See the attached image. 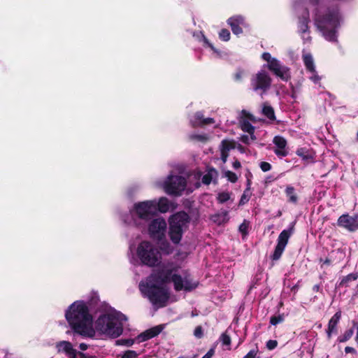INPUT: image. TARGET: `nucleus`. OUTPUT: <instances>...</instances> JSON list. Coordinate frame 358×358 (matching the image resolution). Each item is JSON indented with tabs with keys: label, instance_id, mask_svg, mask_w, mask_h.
I'll list each match as a JSON object with an SVG mask.
<instances>
[{
	"label": "nucleus",
	"instance_id": "obj_9",
	"mask_svg": "<svg viewBox=\"0 0 358 358\" xmlns=\"http://www.w3.org/2000/svg\"><path fill=\"white\" fill-rule=\"evenodd\" d=\"M272 79L268 73L262 69L254 74L250 80V85L253 91L261 95L265 94L271 87Z\"/></svg>",
	"mask_w": 358,
	"mask_h": 358
},
{
	"label": "nucleus",
	"instance_id": "obj_29",
	"mask_svg": "<svg viewBox=\"0 0 358 358\" xmlns=\"http://www.w3.org/2000/svg\"><path fill=\"white\" fill-rule=\"evenodd\" d=\"M355 328L353 327L350 329L345 331L344 334L338 338V341L340 343H345L348 341L354 334Z\"/></svg>",
	"mask_w": 358,
	"mask_h": 358
},
{
	"label": "nucleus",
	"instance_id": "obj_56",
	"mask_svg": "<svg viewBox=\"0 0 358 358\" xmlns=\"http://www.w3.org/2000/svg\"><path fill=\"white\" fill-rule=\"evenodd\" d=\"M236 148H237L241 152H245L244 148L240 144H238L237 146L236 145Z\"/></svg>",
	"mask_w": 358,
	"mask_h": 358
},
{
	"label": "nucleus",
	"instance_id": "obj_59",
	"mask_svg": "<svg viewBox=\"0 0 358 358\" xmlns=\"http://www.w3.org/2000/svg\"><path fill=\"white\" fill-rule=\"evenodd\" d=\"M197 178H199L201 177V174L199 173H198L196 176H195Z\"/></svg>",
	"mask_w": 358,
	"mask_h": 358
},
{
	"label": "nucleus",
	"instance_id": "obj_28",
	"mask_svg": "<svg viewBox=\"0 0 358 358\" xmlns=\"http://www.w3.org/2000/svg\"><path fill=\"white\" fill-rule=\"evenodd\" d=\"M212 220L214 222L222 224L227 222L229 220V215L227 211H223L220 213L215 215L212 217Z\"/></svg>",
	"mask_w": 358,
	"mask_h": 358
},
{
	"label": "nucleus",
	"instance_id": "obj_40",
	"mask_svg": "<svg viewBox=\"0 0 358 358\" xmlns=\"http://www.w3.org/2000/svg\"><path fill=\"white\" fill-rule=\"evenodd\" d=\"M224 176L228 178L229 181L232 182H235L238 179L237 176L230 171H226L224 173Z\"/></svg>",
	"mask_w": 358,
	"mask_h": 358
},
{
	"label": "nucleus",
	"instance_id": "obj_54",
	"mask_svg": "<svg viewBox=\"0 0 358 358\" xmlns=\"http://www.w3.org/2000/svg\"><path fill=\"white\" fill-rule=\"evenodd\" d=\"M79 348L81 350H86L88 348V345L85 343H80Z\"/></svg>",
	"mask_w": 358,
	"mask_h": 358
},
{
	"label": "nucleus",
	"instance_id": "obj_39",
	"mask_svg": "<svg viewBox=\"0 0 358 358\" xmlns=\"http://www.w3.org/2000/svg\"><path fill=\"white\" fill-rule=\"evenodd\" d=\"M138 355L136 351L127 350L122 355V358H136Z\"/></svg>",
	"mask_w": 358,
	"mask_h": 358
},
{
	"label": "nucleus",
	"instance_id": "obj_22",
	"mask_svg": "<svg viewBox=\"0 0 358 358\" xmlns=\"http://www.w3.org/2000/svg\"><path fill=\"white\" fill-rule=\"evenodd\" d=\"M171 207L169 199L166 197H161L159 200H156V213L157 211L161 213H166Z\"/></svg>",
	"mask_w": 358,
	"mask_h": 358
},
{
	"label": "nucleus",
	"instance_id": "obj_20",
	"mask_svg": "<svg viewBox=\"0 0 358 358\" xmlns=\"http://www.w3.org/2000/svg\"><path fill=\"white\" fill-rule=\"evenodd\" d=\"M56 348L58 352L65 353L67 357L76 353V350L73 348V345L69 341H60L56 344Z\"/></svg>",
	"mask_w": 358,
	"mask_h": 358
},
{
	"label": "nucleus",
	"instance_id": "obj_31",
	"mask_svg": "<svg viewBox=\"0 0 358 358\" xmlns=\"http://www.w3.org/2000/svg\"><path fill=\"white\" fill-rule=\"evenodd\" d=\"M135 342L134 339H119L115 341L117 345L131 346Z\"/></svg>",
	"mask_w": 358,
	"mask_h": 358
},
{
	"label": "nucleus",
	"instance_id": "obj_49",
	"mask_svg": "<svg viewBox=\"0 0 358 358\" xmlns=\"http://www.w3.org/2000/svg\"><path fill=\"white\" fill-rule=\"evenodd\" d=\"M215 354L214 348L210 349L202 358H211Z\"/></svg>",
	"mask_w": 358,
	"mask_h": 358
},
{
	"label": "nucleus",
	"instance_id": "obj_57",
	"mask_svg": "<svg viewBox=\"0 0 358 358\" xmlns=\"http://www.w3.org/2000/svg\"><path fill=\"white\" fill-rule=\"evenodd\" d=\"M313 290L314 292H319L320 290V286L319 285H315L313 287Z\"/></svg>",
	"mask_w": 358,
	"mask_h": 358
},
{
	"label": "nucleus",
	"instance_id": "obj_58",
	"mask_svg": "<svg viewBox=\"0 0 358 358\" xmlns=\"http://www.w3.org/2000/svg\"><path fill=\"white\" fill-rule=\"evenodd\" d=\"M78 352L76 351V353L72 354L69 358H78Z\"/></svg>",
	"mask_w": 358,
	"mask_h": 358
},
{
	"label": "nucleus",
	"instance_id": "obj_19",
	"mask_svg": "<svg viewBox=\"0 0 358 358\" xmlns=\"http://www.w3.org/2000/svg\"><path fill=\"white\" fill-rule=\"evenodd\" d=\"M162 331V328L159 327H155L153 328H151L150 329H148L143 332L142 334H139L135 341H136L138 343H141L143 341H145L148 339H150L156 336H157Z\"/></svg>",
	"mask_w": 358,
	"mask_h": 358
},
{
	"label": "nucleus",
	"instance_id": "obj_13",
	"mask_svg": "<svg viewBox=\"0 0 358 358\" xmlns=\"http://www.w3.org/2000/svg\"><path fill=\"white\" fill-rule=\"evenodd\" d=\"M338 225L350 231H354L358 229V220L348 214L343 215L338 220Z\"/></svg>",
	"mask_w": 358,
	"mask_h": 358
},
{
	"label": "nucleus",
	"instance_id": "obj_2",
	"mask_svg": "<svg viewBox=\"0 0 358 358\" xmlns=\"http://www.w3.org/2000/svg\"><path fill=\"white\" fill-rule=\"evenodd\" d=\"M319 0H296L294 7L298 15L297 31L304 43H310L311 37L308 23L309 8H313V21L318 31L329 42H336L338 29L342 22V17L337 7L324 8L318 5Z\"/></svg>",
	"mask_w": 358,
	"mask_h": 358
},
{
	"label": "nucleus",
	"instance_id": "obj_25",
	"mask_svg": "<svg viewBox=\"0 0 358 358\" xmlns=\"http://www.w3.org/2000/svg\"><path fill=\"white\" fill-rule=\"evenodd\" d=\"M308 78L312 81L315 85L320 86V81L322 77L318 74L316 69L306 71Z\"/></svg>",
	"mask_w": 358,
	"mask_h": 358
},
{
	"label": "nucleus",
	"instance_id": "obj_41",
	"mask_svg": "<svg viewBox=\"0 0 358 358\" xmlns=\"http://www.w3.org/2000/svg\"><path fill=\"white\" fill-rule=\"evenodd\" d=\"M220 340L223 345H229L231 343L230 337L226 334H222L221 335Z\"/></svg>",
	"mask_w": 358,
	"mask_h": 358
},
{
	"label": "nucleus",
	"instance_id": "obj_23",
	"mask_svg": "<svg viewBox=\"0 0 358 358\" xmlns=\"http://www.w3.org/2000/svg\"><path fill=\"white\" fill-rule=\"evenodd\" d=\"M217 171L215 169H208L207 173L202 178V182L205 185H209L217 178Z\"/></svg>",
	"mask_w": 358,
	"mask_h": 358
},
{
	"label": "nucleus",
	"instance_id": "obj_62",
	"mask_svg": "<svg viewBox=\"0 0 358 358\" xmlns=\"http://www.w3.org/2000/svg\"><path fill=\"white\" fill-rule=\"evenodd\" d=\"M166 252V253H169L171 252V250H168Z\"/></svg>",
	"mask_w": 358,
	"mask_h": 358
},
{
	"label": "nucleus",
	"instance_id": "obj_46",
	"mask_svg": "<svg viewBox=\"0 0 358 358\" xmlns=\"http://www.w3.org/2000/svg\"><path fill=\"white\" fill-rule=\"evenodd\" d=\"M248 201H249V194H248L246 192H244L243 194L242 195V196L241 198L239 204L243 205Z\"/></svg>",
	"mask_w": 358,
	"mask_h": 358
},
{
	"label": "nucleus",
	"instance_id": "obj_30",
	"mask_svg": "<svg viewBox=\"0 0 358 358\" xmlns=\"http://www.w3.org/2000/svg\"><path fill=\"white\" fill-rule=\"evenodd\" d=\"M202 41L203 43V45L210 48L213 51L214 54H215V55L217 57L221 56L220 52L218 50L215 49V48L213 45V44L210 43L208 41V40L203 35H202Z\"/></svg>",
	"mask_w": 358,
	"mask_h": 358
},
{
	"label": "nucleus",
	"instance_id": "obj_47",
	"mask_svg": "<svg viewBox=\"0 0 358 358\" xmlns=\"http://www.w3.org/2000/svg\"><path fill=\"white\" fill-rule=\"evenodd\" d=\"M296 154L304 159H308V155L306 154L303 149H299L296 151Z\"/></svg>",
	"mask_w": 358,
	"mask_h": 358
},
{
	"label": "nucleus",
	"instance_id": "obj_8",
	"mask_svg": "<svg viewBox=\"0 0 358 358\" xmlns=\"http://www.w3.org/2000/svg\"><path fill=\"white\" fill-rule=\"evenodd\" d=\"M156 185L162 187L166 194L178 196L185 190L187 180L185 177L171 172L165 180L157 181Z\"/></svg>",
	"mask_w": 358,
	"mask_h": 358
},
{
	"label": "nucleus",
	"instance_id": "obj_63",
	"mask_svg": "<svg viewBox=\"0 0 358 358\" xmlns=\"http://www.w3.org/2000/svg\"><path fill=\"white\" fill-rule=\"evenodd\" d=\"M357 138H358V131H357Z\"/></svg>",
	"mask_w": 358,
	"mask_h": 358
},
{
	"label": "nucleus",
	"instance_id": "obj_60",
	"mask_svg": "<svg viewBox=\"0 0 358 358\" xmlns=\"http://www.w3.org/2000/svg\"><path fill=\"white\" fill-rule=\"evenodd\" d=\"M187 253H185V254L183 255V258L186 257H187Z\"/></svg>",
	"mask_w": 358,
	"mask_h": 358
},
{
	"label": "nucleus",
	"instance_id": "obj_3",
	"mask_svg": "<svg viewBox=\"0 0 358 358\" xmlns=\"http://www.w3.org/2000/svg\"><path fill=\"white\" fill-rule=\"evenodd\" d=\"M65 317L75 333L84 337L94 336L92 317L85 302L77 301L73 303L66 310Z\"/></svg>",
	"mask_w": 358,
	"mask_h": 358
},
{
	"label": "nucleus",
	"instance_id": "obj_55",
	"mask_svg": "<svg viewBox=\"0 0 358 358\" xmlns=\"http://www.w3.org/2000/svg\"><path fill=\"white\" fill-rule=\"evenodd\" d=\"M233 167L234 169H238L241 167V163L238 162V161H235L234 163H233Z\"/></svg>",
	"mask_w": 358,
	"mask_h": 358
},
{
	"label": "nucleus",
	"instance_id": "obj_17",
	"mask_svg": "<svg viewBox=\"0 0 358 358\" xmlns=\"http://www.w3.org/2000/svg\"><path fill=\"white\" fill-rule=\"evenodd\" d=\"M221 159L225 163L229 156V152L236 148V143L231 140H223L220 145Z\"/></svg>",
	"mask_w": 358,
	"mask_h": 358
},
{
	"label": "nucleus",
	"instance_id": "obj_52",
	"mask_svg": "<svg viewBox=\"0 0 358 358\" xmlns=\"http://www.w3.org/2000/svg\"><path fill=\"white\" fill-rule=\"evenodd\" d=\"M356 278H357V275H356L350 274L348 276H346L345 280V281H347V280H356ZM343 281H344V280Z\"/></svg>",
	"mask_w": 358,
	"mask_h": 358
},
{
	"label": "nucleus",
	"instance_id": "obj_53",
	"mask_svg": "<svg viewBox=\"0 0 358 358\" xmlns=\"http://www.w3.org/2000/svg\"><path fill=\"white\" fill-rule=\"evenodd\" d=\"M320 262H322V265H327V266L330 265V264H331L330 259H329L327 258L325 259L324 260H322V259H320Z\"/></svg>",
	"mask_w": 358,
	"mask_h": 358
},
{
	"label": "nucleus",
	"instance_id": "obj_7",
	"mask_svg": "<svg viewBox=\"0 0 358 358\" xmlns=\"http://www.w3.org/2000/svg\"><path fill=\"white\" fill-rule=\"evenodd\" d=\"M189 221V215L185 212L177 213L170 217L169 235L174 244L180 243Z\"/></svg>",
	"mask_w": 358,
	"mask_h": 358
},
{
	"label": "nucleus",
	"instance_id": "obj_27",
	"mask_svg": "<svg viewBox=\"0 0 358 358\" xmlns=\"http://www.w3.org/2000/svg\"><path fill=\"white\" fill-rule=\"evenodd\" d=\"M262 113L270 120H275V116L273 108L267 103H264L262 106Z\"/></svg>",
	"mask_w": 358,
	"mask_h": 358
},
{
	"label": "nucleus",
	"instance_id": "obj_16",
	"mask_svg": "<svg viewBox=\"0 0 358 358\" xmlns=\"http://www.w3.org/2000/svg\"><path fill=\"white\" fill-rule=\"evenodd\" d=\"M228 24L231 27L233 33L238 35L242 33L241 25H245V19L241 15H235L228 19Z\"/></svg>",
	"mask_w": 358,
	"mask_h": 358
},
{
	"label": "nucleus",
	"instance_id": "obj_24",
	"mask_svg": "<svg viewBox=\"0 0 358 358\" xmlns=\"http://www.w3.org/2000/svg\"><path fill=\"white\" fill-rule=\"evenodd\" d=\"M302 57L306 71L315 69L313 56L310 53H303Z\"/></svg>",
	"mask_w": 358,
	"mask_h": 358
},
{
	"label": "nucleus",
	"instance_id": "obj_34",
	"mask_svg": "<svg viewBox=\"0 0 358 358\" xmlns=\"http://www.w3.org/2000/svg\"><path fill=\"white\" fill-rule=\"evenodd\" d=\"M230 194L227 192H220L217 195V199L220 203H224L227 201L229 200Z\"/></svg>",
	"mask_w": 358,
	"mask_h": 358
},
{
	"label": "nucleus",
	"instance_id": "obj_6",
	"mask_svg": "<svg viewBox=\"0 0 358 358\" xmlns=\"http://www.w3.org/2000/svg\"><path fill=\"white\" fill-rule=\"evenodd\" d=\"M156 214V199L136 203L130 210L131 220L125 219L129 224L144 227L145 224Z\"/></svg>",
	"mask_w": 358,
	"mask_h": 358
},
{
	"label": "nucleus",
	"instance_id": "obj_43",
	"mask_svg": "<svg viewBox=\"0 0 358 358\" xmlns=\"http://www.w3.org/2000/svg\"><path fill=\"white\" fill-rule=\"evenodd\" d=\"M260 168L264 172H266L271 170V166L268 162H262L260 164Z\"/></svg>",
	"mask_w": 358,
	"mask_h": 358
},
{
	"label": "nucleus",
	"instance_id": "obj_48",
	"mask_svg": "<svg viewBox=\"0 0 358 358\" xmlns=\"http://www.w3.org/2000/svg\"><path fill=\"white\" fill-rule=\"evenodd\" d=\"M353 328H355V330H356V336H355V341L358 343V322L353 320L352 321Z\"/></svg>",
	"mask_w": 358,
	"mask_h": 358
},
{
	"label": "nucleus",
	"instance_id": "obj_38",
	"mask_svg": "<svg viewBox=\"0 0 358 358\" xmlns=\"http://www.w3.org/2000/svg\"><path fill=\"white\" fill-rule=\"evenodd\" d=\"M245 76V71L242 69H238L234 74V79L236 81L240 82L243 80V78Z\"/></svg>",
	"mask_w": 358,
	"mask_h": 358
},
{
	"label": "nucleus",
	"instance_id": "obj_45",
	"mask_svg": "<svg viewBox=\"0 0 358 358\" xmlns=\"http://www.w3.org/2000/svg\"><path fill=\"white\" fill-rule=\"evenodd\" d=\"M194 335L196 337V338H201L202 336H203V330H202V328L201 327L199 326V327H196L194 329Z\"/></svg>",
	"mask_w": 358,
	"mask_h": 358
},
{
	"label": "nucleus",
	"instance_id": "obj_18",
	"mask_svg": "<svg viewBox=\"0 0 358 358\" xmlns=\"http://www.w3.org/2000/svg\"><path fill=\"white\" fill-rule=\"evenodd\" d=\"M190 122L193 127H199L213 124L215 121L210 117L204 118L201 112H197L190 118Z\"/></svg>",
	"mask_w": 358,
	"mask_h": 358
},
{
	"label": "nucleus",
	"instance_id": "obj_5",
	"mask_svg": "<svg viewBox=\"0 0 358 358\" xmlns=\"http://www.w3.org/2000/svg\"><path fill=\"white\" fill-rule=\"evenodd\" d=\"M127 317L120 312L111 310L101 315L95 322V329L111 338H117L123 331V322Z\"/></svg>",
	"mask_w": 358,
	"mask_h": 358
},
{
	"label": "nucleus",
	"instance_id": "obj_14",
	"mask_svg": "<svg viewBox=\"0 0 358 358\" xmlns=\"http://www.w3.org/2000/svg\"><path fill=\"white\" fill-rule=\"evenodd\" d=\"M253 120V117L251 114L245 110H242L239 117V123L241 128L243 131L248 134L254 133V127L251 124L250 121Z\"/></svg>",
	"mask_w": 358,
	"mask_h": 358
},
{
	"label": "nucleus",
	"instance_id": "obj_21",
	"mask_svg": "<svg viewBox=\"0 0 358 358\" xmlns=\"http://www.w3.org/2000/svg\"><path fill=\"white\" fill-rule=\"evenodd\" d=\"M341 317V313L340 311L336 313L334 316L330 319L328 324L327 336L328 338L331 337V334L336 331L337 324Z\"/></svg>",
	"mask_w": 358,
	"mask_h": 358
},
{
	"label": "nucleus",
	"instance_id": "obj_26",
	"mask_svg": "<svg viewBox=\"0 0 358 358\" xmlns=\"http://www.w3.org/2000/svg\"><path fill=\"white\" fill-rule=\"evenodd\" d=\"M285 194L288 197V201L296 203L298 201V197L295 192V189L291 186H287L285 189Z\"/></svg>",
	"mask_w": 358,
	"mask_h": 358
},
{
	"label": "nucleus",
	"instance_id": "obj_36",
	"mask_svg": "<svg viewBox=\"0 0 358 358\" xmlns=\"http://www.w3.org/2000/svg\"><path fill=\"white\" fill-rule=\"evenodd\" d=\"M284 321V316L279 315L278 316H273L271 317L270 323L272 325H276L279 323H281Z\"/></svg>",
	"mask_w": 358,
	"mask_h": 358
},
{
	"label": "nucleus",
	"instance_id": "obj_1",
	"mask_svg": "<svg viewBox=\"0 0 358 358\" xmlns=\"http://www.w3.org/2000/svg\"><path fill=\"white\" fill-rule=\"evenodd\" d=\"M172 282L176 291H190L197 286L187 271L173 262L163 264L158 271L139 284L141 293L157 307H163L169 297L167 284Z\"/></svg>",
	"mask_w": 358,
	"mask_h": 358
},
{
	"label": "nucleus",
	"instance_id": "obj_10",
	"mask_svg": "<svg viewBox=\"0 0 358 358\" xmlns=\"http://www.w3.org/2000/svg\"><path fill=\"white\" fill-rule=\"evenodd\" d=\"M262 59L267 62V67L276 76L284 81H287L290 78L289 69L282 65L276 58L271 57L268 52H264L262 56Z\"/></svg>",
	"mask_w": 358,
	"mask_h": 358
},
{
	"label": "nucleus",
	"instance_id": "obj_12",
	"mask_svg": "<svg viewBox=\"0 0 358 358\" xmlns=\"http://www.w3.org/2000/svg\"><path fill=\"white\" fill-rule=\"evenodd\" d=\"M292 234V228L285 229L280 234L278 238L277 245L272 256L273 260H278L280 258Z\"/></svg>",
	"mask_w": 358,
	"mask_h": 358
},
{
	"label": "nucleus",
	"instance_id": "obj_61",
	"mask_svg": "<svg viewBox=\"0 0 358 358\" xmlns=\"http://www.w3.org/2000/svg\"><path fill=\"white\" fill-rule=\"evenodd\" d=\"M199 187V182H197V183H196V187Z\"/></svg>",
	"mask_w": 358,
	"mask_h": 358
},
{
	"label": "nucleus",
	"instance_id": "obj_15",
	"mask_svg": "<svg viewBox=\"0 0 358 358\" xmlns=\"http://www.w3.org/2000/svg\"><path fill=\"white\" fill-rule=\"evenodd\" d=\"M273 143L275 145L274 152L276 155L279 157H285L288 155L287 141L284 137L276 136L273 138Z\"/></svg>",
	"mask_w": 358,
	"mask_h": 358
},
{
	"label": "nucleus",
	"instance_id": "obj_51",
	"mask_svg": "<svg viewBox=\"0 0 358 358\" xmlns=\"http://www.w3.org/2000/svg\"><path fill=\"white\" fill-rule=\"evenodd\" d=\"M345 353H353V354H355L356 352V350L352 347L347 346V347L345 348Z\"/></svg>",
	"mask_w": 358,
	"mask_h": 358
},
{
	"label": "nucleus",
	"instance_id": "obj_35",
	"mask_svg": "<svg viewBox=\"0 0 358 358\" xmlns=\"http://www.w3.org/2000/svg\"><path fill=\"white\" fill-rule=\"evenodd\" d=\"M220 39L224 41H228L230 39V32L227 29H222L219 34Z\"/></svg>",
	"mask_w": 358,
	"mask_h": 358
},
{
	"label": "nucleus",
	"instance_id": "obj_44",
	"mask_svg": "<svg viewBox=\"0 0 358 358\" xmlns=\"http://www.w3.org/2000/svg\"><path fill=\"white\" fill-rule=\"evenodd\" d=\"M257 349L251 350L243 358H257Z\"/></svg>",
	"mask_w": 358,
	"mask_h": 358
},
{
	"label": "nucleus",
	"instance_id": "obj_11",
	"mask_svg": "<svg viewBox=\"0 0 358 358\" xmlns=\"http://www.w3.org/2000/svg\"><path fill=\"white\" fill-rule=\"evenodd\" d=\"M166 228V220L162 217H157L149 224L148 233L152 238L161 240L164 236Z\"/></svg>",
	"mask_w": 358,
	"mask_h": 358
},
{
	"label": "nucleus",
	"instance_id": "obj_32",
	"mask_svg": "<svg viewBox=\"0 0 358 358\" xmlns=\"http://www.w3.org/2000/svg\"><path fill=\"white\" fill-rule=\"evenodd\" d=\"M256 139L255 136L254 135V133L249 134L248 135H243L241 137V141L246 144L250 143L252 141H255Z\"/></svg>",
	"mask_w": 358,
	"mask_h": 358
},
{
	"label": "nucleus",
	"instance_id": "obj_33",
	"mask_svg": "<svg viewBox=\"0 0 358 358\" xmlns=\"http://www.w3.org/2000/svg\"><path fill=\"white\" fill-rule=\"evenodd\" d=\"M249 227V222L244 220L243 222L239 226L238 230L245 237L248 235V229Z\"/></svg>",
	"mask_w": 358,
	"mask_h": 358
},
{
	"label": "nucleus",
	"instance_id": "obj_4",
	"mask_svg": "<svg viewBox=\"0 0 358 358\" xmlns=\"http://www.w3.org/2000/svg\"><path fill=\"white\" fill-rule=\"evenodd\" d=\"M129 257L132 264H141L150 267L157 266L162 255L158 248L149 241H142L136 246H129Z\"/></svg>",
	"mask_w": 358,
	"mask_h": 358
},
{
	"label": "nucleus",
	"instance_id": "obj_50",
	"mask_svg": "<svg viewBox=\"0 0 358 358\" xmlns=\"http://www.w3.org/2000/svg\"><path fill=\"white\" fill-rule=\"evenodd\" d=\"M78 357L80 358H96L95 355H89L83 352H78Z\"/></svg>",
	"mask_w": 358,
	"mask_h": 358
},
{
	"label": "nucleus",
	"instance_id": "obj_37",
	"mask_svg": "<svg viewBox=\"0 0 358 358\" xmlns=\"http://www.w3.org/2000/svg\"><path fill=\"white\" fill-rule=\"evenodd\" d=\"M190 138L192 140L201 142H206L208 140V137L203 134H193L191 135Z\"/></svg>",
	"mask_w": 358,
	"mask_h": 358
},
{
	"label": "nucleus",
	"instance_id": "obj_42",
	"mask_svg": "<svg viewBox=\"0 0 358 358\" xmlns=\"http://www.w3.org/2000/svg\"><path fill=\"white\" fill-rule=\"evenodd\" d=\"M278 342L275 340H269L266 343V348L268 350H273L277 347Z\"/></svg>",
	"mask_w": 358,
	"mask_h": 358
}]
</instances>
